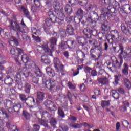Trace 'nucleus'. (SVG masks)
Wrapping results in <instances>:
<instances>
[{"instance_id":"nucleus-38","label":"nucleus","mask_w":131,"mask_h":131,"mask_svg":"<svg viewBox=\"0 0 131 131\" xmlns=\"http://www.w3.org/2000/svg\"><path fill=\"white\" fill-rule=\"evenodd\" d=\"M121 75L119 74L118 76L116 75L115 76V81L113 82V83L115 85H116V84H118V78L121 77Z\"/></svg>"},{"instance_id":"nucleus-52","label":"nucleus","mask_w":131,"mask_h":131,"mask_svg":"<svg viewBox=\"0 0 131 131\" xmlns=\"http://www.w3.org/2000/svg\"><path fill=\"white\" fill-rule=\"evenodd\" d=\"M94 93L96 96H99V95H101V91H100V89L97 88L94 90Z\"/></svg>"},{"instance_id":"nucleus-23","label":"nucleus","mask_w":131,"mask_h":131,"mask_svg":"<svg viewBox=\"0 0 131 131\" xmlns=\"http://www.w3.org/2000/svg\"><path fill=\"white\" fill-rule=\"evenodd\" d=\"M65 11L69 15H70L72 13V8L69 5H67L65 7Z\"/></svg>"},{"instance_id":"nucleus-53","label":"nucleus","mask_w":131,"mask_h":131,"mask_svg":"<svg viewBox=\"0 0 131 131\" xmlns=\"http://www.w3.org/2000/svg\"><path fill=\"white\" fill-rule=\"evenodd\" d=\"M86 21H87V22H91L92 23V24H94V26H96V22L93 21V20L92 19V17H89L86 19Z\"/></svg>"},{"instance_id":"nucleus-32","label":"nucleus","mask_w":131,"mask_h":131,"mask_svg":"<svg viewBox=\"0 0 131 131\" xmlns=\"http://www.w3.org/2000/svg\"><path fill=\"white\" fill-rule=\"evenodd\" d=\"M66 45H67V43H66V41H62L59 45V48L61 49V50H65L67 47L66 46Z\"/></svg>"},{"instance_id":"nucleus-44","label":"nucleus","mask_w":131,"mask_h":131,"mask_svg":"<svg viewBox=\"0 0 131 131\" xmlns=\"http://www.w3.org/2000/svg\"><path fill=\"white\" fill-rule=\"evenodd\" d=\"M97 10V7L95 5H90L86 9V11H91V10Z\"/></svg>"},{"instance_id":"nucleus-42","label":"nucleus","mask_w":131,"mask_h":131,"mask_svg":"<svg viewBox=\"0 0 131 131\" xmlns=\"http://www.w3.org/2000/svg\"><path fill=\"white\" fill-rule=\"evenodd\" d=\"M102 30H103L104 31H108V30L110 29V27H109V26L105 24H103L102 25Z\"/></svg>"},{"instance_id":"nucleus-34","label":"nucleus","mask_w":131,"mask_h":131,"mask_svg":"<svg viewBox=\"0 0 131 131\" xmlns=\"http://www.w3.org/2000/svg\"><path fill=\"white\" fill-rule=\"evenodd\" d=\"M21 9L23 12H24V15H25V16H26V17L28 18H29V12H28V10L23 7H21Z\"/></svg>"},{"instance_id":"nucleus-6","label":"nucleus","mask_w":131,"mask_h":131,"mask_svg":"<svg viewBox=\"0 0 131 131\" xmlns=\"http://www.w3.org/2000/svg\"><path fill=\"white\" fill-rule=\"evenodd\" d=\"M29 68H32L33 72H34L36 76L40 77L42 76V72L40 71V70L38 67L36 66L35 63L33 61H31L29 64Z\"/></svg>"},{"instance_id":"nucleus-2","label":"nucleus","mask_w":131,"mask_h":131,"mask_svg":"<svg viewBox=\"0 0 131 131\" xmlns=\"http://www.w3.org/2000/svg\"><path fill=\"white\" fill-rule=\"evenodd\" d=\"M54 67L56 69L57 72L58 73H60V72L62 75H65V74H66V71L64 70V66L60 62L59 59L57 58H54Z\"/></svg>"},{"instance_id":"nucleus-48","label":"nucleus","mask_w":131,"mask_h":131,"mask_svg":"<svg viewBox=\"0 0 131 131\" xmlns=\"http://www.w3.org/2000/svg\"><path fill=\"white\" fill-rule=\"evenodd\" d=\"M12 72H14V69L12 67H9L6 71V73L7 74H10L12 73Z\"/></svg>"},{"instance_id":"nucleus-9","label":"nucleus","mask_w":131,"mask_h":131,"mask_svg":"<svg viewBox=\"0 0 131 131\" xmlns=\"http://www.w3.org/2000/svg\"><path fill=\"white\" fill-rule=\"evenodd\" d=\"M10 53L11 55H13L15 57H19V56L21 54H23V51L20 48H12L10 50Z\"/></svg>"},{"instance_id":"nucleus-18","label":"nucleus","mask_w":131,"mask_h":131,"mask_svg":"<svg viewBox=\"0 0 131 131\" xmlns=\"http://www.w3.org/2000/svg\"><path fill=\"white\" fill-rule=\"evenodd\" d=\"M41 61L47 65H49V64L51 63V61L48 60V55H44L41 56Z\"/></svg>"},{"instance_id":"nucleus-43","label":"nucleus","mask_w":131,"mask_h":131,"mask_svg":"<svg viewBox=\"0 0 131 131\" xmlns=\"http://www.w3.org/2000/svg\"><path fill=\"white\" fill-rule=\"evenodd\" d=\"M39 122L41 125H43L45 127H49L48 124H46V122L43 120H39Z\"/></svg>"},{"instance_id":"nucleus-19","label":"nucleus","mask_w":131,"mask_h":131,"mask_svg":"<svg viewBox=\"0 0 131 131\" xmlns=\"http://www.w3.org/2000/svg\"><path fill=\"white\" fill-rule=\"evenodd\" d=\"M123 67L124 69L122 70V73L124 74V75H127V74H128V66H127V64L124 63Z\"/></svg>"},{"instance_id":"nucleus-13","label":"nucleus","mask_w":131,"mask_h":131,"mask_svg":"<svg viewBox=\"0 0 131 131\" xmlns=\"http://www.w3.org/2000/svg\"><path fill=\"white\" fill-rule=\"evenodd\" d=\"M108 78H109V77H107L106 76H102L101 78L98 77L97 78V80L98 82H100V83H101V84H107V83L109 82Z\"/></svg>"},{"instance_id":"nucleus-11","label":"nucleus","mask_w":131,"mask_h":131,"mask_svg":"<svg viewBox=\"0 0 131 131\" xmlns=\"http://www.w3.org/2000/svg\"><path fill=\"white\" fill-rule=\"evenodd\" d=\"M45 105L46 107H47V108H49L50 109L53 107V108H52V111H56L57 110L56 105H54L53 102L51 100H47L45 103Z\"/></svg>"},{"instance_id":"nucleus-25","label":"nucleus","mask_w":131,"mask_h":131,"mask_svg":"<svg viewBox=\"0 0 131 131\" xmlns=\"http://www.w3.org/2000/svg\"><path fill=\"white\" fill-rule=\"evenodd\" d=\"M99 76L100 75H101L102 77L103 76H105L106 77H109V74H108L104 70H100L99 71Z\"/></svg>"},{"instance_id":"nucleus-3","label":"nucleus","mask_w":131,"mask_h":131,"mask_svg":"<svg viewBox=\"0 0 131 131\" xmlns=\"http://www.w3.org/2000/svg\"><path fill=\"white\" fill-rule=\"evenodd\" d=\"M29 75V73L27 72V69L24 68L21 70H19V73L17 74L14 78L15 79V81H19V80L24 78V77H28Z\"/></svg>"},{"instance_id":"nucleus-31","label":"nucleus","mask_w":131,"mask_h":131,"mask_svg":"<svg viewBox=\"0 0 131 131\" xmlns=\"http://www.w3.org/2000/svg\"><path fill=\"white\" fill-rule=\"evenodd\" d=\"M118 39L121 42H125L127 40V38L123 35L119 36Z\"/></svg>"},{"instance_id":"nucleus-46","label":"nucleus","mask_w":131,"mask_h":131,"mask_svg":"<svg viewBox=\"0 0 131 131\" xmlns=\"http://www.w3.org/2000/svg\"><path fill=\"white\" fill-rule=\"evenodd\" d=\"M83 32L85 35H86V37L89 38V34H90V31L88 30V29H84L83 31Z\"/></svg>"},{"instance_id":"nucleus-33","label":"nucleus","mask_w":131,"mask_h":131,"mask_svg":"<svg viewBox=\"0 0 131 131\" xmlns=\"http://www.w3.org/2000/svg\"><path fill=\"white\" fill-rule=\"evenodd\" d=\"M83 14H84V12L81 8H79L76 12L77 16H80L81 17V16L83 15Z\"/></svg>"},{"instance_id":"nucleus-64","label":"nucleus","mask_w":131,"mask_h":131,"mask_svg":"<svg viewBox=\"0 0 131 131\" xmlns=\"http://www.w3.org/2000/svg\"><path fill=\"white\" fill-rule=\"evenodd\" d=\"M70 119L71 120H72L74 122H75V121H76V120H77V118H76V117H75L74 116H70Z\"/></svg>"},{"instance_id":"nucleus-59","label":"nucleus","mask_w":131,"mask_h":131,"mask_svg":"<svg viewBox=\"0 0 131 131\" xmlns=\"http://www.w3.org/2000/svg\"><path fill=\"white\" fill-rule=\"evenodd\" d=\"M74 43V41H72V40H68L67 42V45L68 46V47L69 48V46H73Z\"/></svg>"},{"instance_id":"nucleus-17","label":"nucleus","mask_w":131,"mask_h":131,"mask_svg":"<svg viewBox=\"0 0 131 131\" xmlns=\"http://www.w3.org/2000/svg\"><path fill=\"white\" fill-rule=\"evenodd\" d=\"M76 40L79 43L81 44L82 47L85 45V38L83 37H77Z\"/></svg>"},{"instance_id":"nucleus-1","label":"nucleus","mask_w":131,"mask_h":131,"mask_svg":"<svg viewBox=\"0 0 131 131\" xmlns=\"http://www.w3.org/2000/svg\"><path fill=\"white\" fill-rule=\"evenodd\" d=\"M113 5H110L107 8H103L101 11V16L104 17H108V18H111V14H115L117 10H119L120 7H119V3L118 2L115 1L113 3Z\"/></svg>"},{"instance_id":"nucleus-54","label":"nucleus","mask_w":131,"mask_h":131,"mask_svg":"<svg viewBox=\"0 0 131 131\" xmlns=\"http://www.w3.org/2000/svg\"><path fill=\"white\" fill-rule=\"evenodd\" d=\"M68 86H69V89H72V90H74V89H75V86L72 84L70 82L68 83Z\"/></svg>"},{"instance_id":"nucleus-22","label":"nucleus","mask_w":131,"mask_h":131,"mask_svg":"<svg viewBox=\"0 0 131 131\" xmlns=\"http://www.w3.org/2000/svg\"><path fill=\"white\" fill-rule=\"evenodd\" d=\"M31 89V85L28 83H26L25 84V91L27 94L30 93V90Z\"/></svg>"},{"instance_id":"nucleus-47","label":"nucleus","mask_w":131,"mask_h":131,"mask_svg":"<svg viewBox=\"0 0 131 131\" xmlns=\"http://www.w3.org/2000/svg\"><path fill=\"white\" fill-rule=\"evenodd\" d=\"M19 98L21 101H27L26 96L24 94H19Z\"/></svg>"},{"instance_id":"nucleus-58","label":"nucleus","mask_w":131,"mask_h":131,"mask_svg":"<svg viewBox=\"0 0 131 131\" xmlns=\"http://www.w3.org/2000/svg\"><path fill=\"white\" fill-rule=\"evenodd\" d=\"M34 4L37 7H39L40 6V2H39V0H34Z\"/></svg>"},{"instance_id":"nucleus-49","label":"nucleus","mask_w":131,"mask_h":131,"mask_svg":"<svg viewBox=\"0 0 131 131\" xmlns=\"http://www.w3.org/2000/svg\"><path fill=\"white\" fill-rule=\"evenodd\" d=\"M0 110L2 112L3 115H4L5 117H6L7 118L9 117V116L8 115V114L6 113V110H5V109L1 108Z\"/></svg>"},{"instance_id":"nucleus-8","label":"nucleus","mask_w":131,"mask_h":131,"mask_svg":"<svg viewBox=\"0 0 131 131\" xmlns=\"http://www.w3.org/2000/svg\"><path fill=\"white\" fill-rule=\"evenodd\" d=\"M49 15L50 18L46 19L44 23L45 31H46V27H50L52 26V23H54V21H53V17H52V16H53V13H52V12H49Z\"/></svg>"},{"instance_id":"nucleus-51","label":"nucleus","mask_w":131,"mask_h":131,"mask_svg":"<svg viewBox=\"0 0 131 131\" xmlns=\"http://www.w3.org/2000/svg\"><path fill=\"white\" fill-rule=\"evenodd\" d=\"M81 125H83L86 128H92L93 127V125H91L89 124L88 123H83Z\"/></svg>"},{"instance_id":"nucleus-30","label":"nucleus","mask_w":131,"mask_h":131,"mask_svg":"<svg viewBox=\"0 0 131 131\" xmlns=\"http://www.w3.org/2000/svg\"><path fill=\"white\" fill-rule=\"evenodd\" d=\"M53 7L56 10H58L60 9V3L58 1H55L53 2Z\"/></svg>"},{"instance_id":"nucleus-55","label":"nucleus","mask_w":131,"mask_h":131,"mask_svg":"<svg viewBox=\"0 0 131 131\" xmlns=\"http://www.w3.org/2000/svg\"><path fill=\"white\" fill-rule=\"evenodd\" d=\"M32 36L33 38H34V39H35V40H36L37 42H40V38H39V37H35L34 35H32Z\"/></svg>"},{"instance_id":"nucleus-39","label":"nucleus","mask_w":131,"mask_h":131,"mask_svg":"<svg viewBox=\"0 0 131 131\" xmlns=\"http://www.w3.org/2000/svg\"><path fill=\"white\" fill-rule=\"evenodd\" d=\"M109 105H110V102L109 101H102L101 102V106L103 108H104V107H107V106H109Z\"/></svg>"},{"instance_id":"nucleus-4","label":"nucleus","mask_w":131,"mask_h":131,"mask_svg":"<svg viewBox=\"0 0 131 131\" xmlns=\"http://www.w3.org/2000/svg\"><path fill=\"white\" fill-rule=\"evenodd\" d=\"M50 42L51 43V50L49 48V47H48V45L47 44H43L42 46V49H43L46 53H53V52H54V50L55 49V45H56L57 42V38H52L51 39H50Z\"/></svg>"},{"instance_id":"nucleus-15","label":"nucleus","mask_w":131,"mask_h":131,"mask_svg":"<svg viewBox=\"0 0 131 131\" xmlns=\"http://www.w3.org/2000/svg\"><path fill=\"white\" fill-rule=\"evenodd\" d=\"M46 72L49 76H51V77H54L56 75L55 74V71L52 69V68L48 67L46 68Z\"/></svg>"},{"instance_id":"nucleus-63","label":"nucleus","mask_w":131,"mask_h":131,"mask_svg":"<svg viewBox=\"0 0 131 131\" xmlns=\"http://www.w3.org/2000/svg\"><path fill=\"white\" fill-rule=\"evenodd\" d=\"M119 128H120V123H119V122H117L116 124V130H119Z\"/></svg>"},{"instance_id":"nucleus-45","label":"nucleus","mask_w":131,"mask_h":131,"mask_svg":"<svg viewBox=\"0 0 131 131\" xmlns=\"http://www.w3.org/2000/svg\"><path fill=\"white\" fill-rule=\"evenodd\" d=\"M113 32H114V34L115 35H112V37L114 38L115 37H116V36H117V37L118 38V36H119V33L118 32V31H117V30H115L113 31Z\"/></svg>"},{"instance_id":"nucleus-26","label":"nucleus","mask_w":131,"mask_h":131,"mask_svg":"<svg viewBox=\"0 0 131 131\" xmlns=\"http://www.w3.org/2000/svg\"><path fill=\"white\" fill-rule=\"evenodd\" d=\"M29 110L30 111L32 115H36V111L35 110V107L32 105L29 106Z\"/></svg>"},{"instance_id":"nucleus-5","label":"nucleus","mask_w":131,"mask_h":131,"mask_svg":"<svg viewBox=\"0 0 131 131\" xmlns=\"http://www.w3.org/2000/svg\"><path fill=\"white\" fill-rule=\"evenodd\" d=\"M9 23H10V25L9 26V27H10V29H12L15 31H17V35H19V32H23L25 30L24 29L21 28L19 24H18V23H17L16 21L13 23V21L9 20Z\"/></svg>"},{"instance_id":"nucleus-57","label":"nucleus","mask_w":131,"mask_h":131,"mask_svg":"<svg viewBox=\"0 0 131 131\" xmlns=\"http://www.w3.org/2000/svg\"><path fill=\"white\" fill-rule=\"evenodd\" d=\"M120 111H122V112H125V111H126V110H127V108H126V106L123 105L120 107Z\"/></svg>"},{"instance_id":"nucleus-37","label":"nucleus","mask_w":131,"mask_h":131,"mask_svg":"<svg viewBox=\"0 0 131 131\" xmlns=\"http://www.w3.org/2000/svg\"><path fill=\"white\" fill-rule=\"evenodd\" d=\"M50 124L53 127H56V124H57V121L55 118H52L50 121Z\"/></svg>"},{"instance_id":"nucleus-62","label":"nucleus","mask_w":131,"mask_h":131,"mask_svg":"<svg viewBox=\"0 0 131 131\" xmlns=\"http://www.w3.org/2000/svg\"><path fill=\"white\" fill-rule=\"evenodd\" d=\"M42 115L44 117H49L50 116V114L47 111L43 112Z\"/></svg>"},{"instance_id":"nucleus-20","label":"nucleus","mask_w":131,"mask_h":131,"mask_svg":"<svg viewBox=\"0 0 131 131\" xmlns=\"http://www.w3.org/2000/svg\"><path fill=\"white\" fill-rule=\"evenodd\" d=\"M67 32L70 34V35H73V28L71 25H68L67 26Z\"/></svg>"},{"instance_id":"nucleus-12","label":"nucleus","mask_w":131,"mask_h":131,"mask_svg":"<svg viewBox=\"0 0 131 131\" xmlns=\"http://www.w3.org/2000/svg\"><path fill=\"white\" fill-rule=\"evenodd\" d=\"M45 98V94L41 92H38L37 94L36 102L37 103H40L43 101Z\"/></svg>"},{"instance_id":"nucleus-27","label":"nucleus","mask_w":131,"mask_h":131,"mask_svg":"<svg viewBox=\"0 0 131 131\" xmlns=\"http://www.w3.org/2000/svg\"><path fill=\"white\" fill-rule=\"evenodd\" d=\"M112 96L113 97V98H114V99H119V93H118L117 91L113 90L112 91Z\"/></svg>"},{"instance_id":"nucleus-61","label":"nucleus","mask_w":131,"mask_h":131,"mask_svg":"<svg viewBox=\"0 0 131 131\" xmlns=\"http://www.w3.org/2000/svg\"><path fill=\"white\" fill-rule=\"evenodd\" d=\"M32 81L33 83H35V84H37L38 83V78L33 77Z\"/></svg>"},{"instance_id":"nucleus-16","label":"nucleus","mask_w":131,"mask_h":131,"mask_svg":"<svg viewBox=\"0 0 131 131\" xmlns=\"http://www.w3.org/2000/svg\"><path fill=\"white\" fill-rule=\"evenodd\" d=\"M5 84L11 86L13 84V79L9 76H6L4 80Z\"/></svg>"},{"instance_id":"nucleus-28","label":"nucleus","mask_w":131,"mask_h":131,"mask_svg":"<svg viewBox=\"0 0 131 131\" xmlns=\"http://www.w3.org/2000/svg\"><path fill=\"white\" fill-rule=\"evenodd\" d=\"M21 59L23 62L25 63H28V61H29V58H28V56H27V55H23L21 56Z\"/></svg>"},{"instance_id":"nucleus-60","label":"nucleus","mask_w":131,"mask_h":131,"mask_svg":"<svg viewBox=\"0 0 131 131\" xmlns=\"http://www.w3.org/2000/svg\"><path fill=\"white\" fill-rule=\"evenodd\" d=\"M80 89L81 92H84V91H85V85H84V84L80 85Z\"/></svg>"},{"instance_id":"nucleus-10","label":"nucleus","mask_w":131,"mask_h":131,"mask_svg":"<svg viewBox=\"0 0 131 131\" xmlns=\"http://www.w3.org/2000/svg\"><path fill=\"white\" fill-rule=\"evenodd\" d=\"M45 85L47 89H48V90H52V89H54V88L56 86V83H55V81L54 80L50 79L46 81Z\"/></svg>"},{"instance_id":"nucleus-40","label":"nucleus","mask_w":131,"mask_h":131,"mask_svg":"<svg viewBox=\"0 0 131 131\" xmlns=\"http://www.w3.org/2000/svg\"><path fill=\"white\" fill-rule=\"evenodd\" d=\"M23 114L25 116V117L26 119H29V118H30V114H29V113H28V112H27L25 111H24L23 112Z\"/></svg>"},{"instance_id":"nucleus-56","label":"nucleus","mask_w":131,"mask_h":131,"mask_svg":"<svg viewBox=\"0 0 131 131\" xmlns=\"http://www.w3.org/2000/svg\"><path fill=\"white\" fill-rule=\"evenodd\" d=\"M60 127H61L63 131L68 130V127L67 125H62L61 126H60Z\"/></svg>"},{"instance_id":"nucleus-14","label":"nucleus","mask_w":131,"mask_h":131,"mask_svg":"<svg viewBox=\"0 0 131 131\" xmlns=\"http://www.w3.org/2000/svg\"><path fill=\"white\" fill-rule=\"evenodd\" d=\"M8 41L9 45L12 47H14V46H18V41L16 40V38L14 37H11Z\"/></svg>"},{"instance_id":"nucleus-21","label":"nucleus","mask_w":131,"mask_h":131,"mask_svg":"<svg viewBox=\"0 0 131 131\" xmlns=\"http://www.w3.org/2000/svg\"><path fill=\"white\" fill-rule=\"evenodd\" d=\"M69 124L71 126V127H73V128H80L82 126L81 124L78 123L73 124V123H70Z\"/></svg>"},{"instance_id":"nucleus-29","label":"nucleus","mask_w":131,"mask_h":131,"mask_svg":"<svg viewBox=\"0 0 131 131\" xmlns=\"http://www.w3.org/2000/svg\"><path fill=\"white\" fill-rule=\"evenodd\" d=\"M124 86H125V88H127L128 90L130 89L131 83H130V81L128 80V79H125L124 80Z\"/></svg>"},{"instance_id":"nucleus-7","label":"nucleus","mask_w":131,"mask_h":131,"mask_svg":"<svg viewBox=\"0 0 131 131\" xmlns=\"http://www.w3.org/2000/svg\"><path fill=\"white\" fill-rule=\"evenodd\" d=\"M65 18V14L63 12L59 13L58 14V18L52 14V20L54 23H57L59 25L64 24V20Z\"/></svg>"},{"instance_id":"nucleus-35","label":"nucleus","mask_w":131,"mask_h":131,"mask_svg":"<svg viewBox=\"0 0 131 131\" xmlns=\"http://www.w3.org/2000/svg\"><path fill=\"white\" fill-rule=\"evenodd\" d=\"M58 114L59 116H61V117H63V118L65 117L64 112L60 107L58 108Z\"/></svg>"},{"instance_id":"nucleus-50","label":"nucleus","mask_w":131,"mask_h":131,"mask_svg":"<svg viewBox=\"0 0 131 131\" xmlns=\"http://www.w3.org/2000/svg\"><path fill=\"white\" fill-rule=\"evenodd\" d=\"M117 92L120 94V95H124L125 93V91H124V90H123L122 88H119L117 90Z\"/></svg>"},{"instance_id":"nucleus-24","label":"nucleus","mask_w":131,"mask_h":131,"mask_svg":"<svg viewBox=\"0 0 131 131\" xmlns=\"http://www.w3.org/2000/svg\"><path fill=\"white\" fill-rule=\"evenodd\" d=\"M22 108V106H21V104L20 103H18L17 104H15L13 106V110L14 112H19L20 111V109Z\"/></svg>"},{"instance_id":"nucleus-36","label":"nucleus","mask_w":131,"mask_h":131,"mask_svg":"<svg viewBox=\"0 0 131 131\" xmlns=\"http://www.w3.org/2000/svg\"><path fill=\"white\" fill-rule=\"evenodd\" d=\"M22 36L24 41H26L27 42H30V38L27 36V35L24 34Z\"/></svg>"},{"instance_id":"nucleus-41","label":"nucleus","mask_w":131,"mask_h":131,"mask_svg":"<svg viewBox=\"0 0 131 131\" xmlns=\"http://www.w3.org/2000/svg\"><path fill=\"white\" fill-rule=\"evenodd\" d=\"M40 129L39 125L37 124L33 125V130L34 131H38Z\"/></svg>"}]
</instances>
